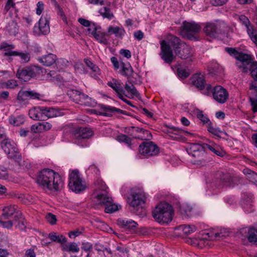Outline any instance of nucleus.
<instances>
[{
    "instance_id": "nucleus-44",
    "label": "nucleus",
    "mask_w": 257,
    "mask_h": 257,
    "mask_svg": "<svg viewBox=\"0 0 257 257\" xmlns=\"http://www.w3.org/2000/svg\"><path fill=\"white\" fill-rule=\"evenodd\" d=\"M99 12L104 18H107L109 20H111L114 17L113 13L107 7H103L101 8L99 10Z\"/></svg>"
},
{
    "instance_id": "nucleus-62",
    "label": "nucleus",
    "mask_w": 257,
    "mask_h": 257,
    "mask_svg": "<svg viewBox=\"0 0 257 257\" xmlns=\"http://www.w3.org/2000/svg\"><path fill=\"white\" fill-rule=\"evenodd\" d=\"M42 132L50 130L52 127V125L48 122H40Z\"/></svg>"
},
{
    "instance_id": "nucleus-9",
    "label": "nucleus",
    "mask_w": 257,
    "mask_h": 257,
    "mask_svg": "<svg viewBox=\"0 0 257 257\" xmlns=\"http://www.w3.org/2000/svg\"><path fill=\"white\" fill-rule=\"evenodd\" d=\"M1 147L8 157L19 163L21 156L18 151L16 144L10 140H5L1 142Z\"/></svg>"
},
{
    "instance_id": "nucleus-23",
    "label": "nucleus",
    "mask_w": 257,
    "mask_h": 257,
    "mask_svg": "<svg viewBox=\"0 0 257 257\" xmlns=\"http://www.w3.org/2000/svg\"><path fill=\"white\" fill-rule=\"evenodd\" d=\"M44 107H35L31 109L29 111V115L34 120H44Z\"/></svg>"
},
{
    "instance_id": "nucleus-52",
    "label": "nucleus",
    "mask_w": 257,
    "mask_h": 257,
    "mask_svg": "<svg viewBox=\"0 0 257 257\" xmlns=\"http://www.w3.org/2000/svg\"><path fill=\"white\" fill-rule=\"evenodd\" d=\"M18 85L17 82L15 80H10L7 82L2 83L1 87L3 88H14Z\"/></svg>"
},
{
    "instance_id": "nucleus-8",
    "label": "nucleus",
    "mask_w": 257,
    "mask_h": 257,
    "mask_svg": "<svg viewBox=\"0 0 257 257\" xmlns=\"http://www.w3.org/2000/svg\"><path fill=\"white\" fill-rule=\"evenodd\" d=\"M69 188L73 192L79 193L86 188V183L78 171H72L69 175Z\"/></svg>"
},
{
    "instance_id": "nucleus-22",
    "label": "nucleus",
    "mask_w": 257,
    "mask_h": 257,
    "mask_svg": "<svg viewBox=\"0 0 257 257\" xmlns=\"http://www.w3.org/2000/svg\"><path fill=\"white\" fill-rule=\"evenodd\" d=\"M241 204L244 211L247 213H251L254 210L251 196L244 195Z\"/></svg>"
},
{
    "instance_id": "nucleus-7",
    "label": "nucleus",
    "mask_w": 257,
    "mask_h": 257,
    "mask_svg": "<svg viewBox=\"0 0 257 257\" xmlns=\"http://www.w3.org/2000/svg\"><path fill=\"white\" fill-rule=\"evenodd\" d=\"M226 51L230 55L233 56L237 59L236 65L238 68L243 72H247V65L251 62V56L240 53L232 48H226Z\"/></svg>"
},
{
    "instance_id": "nucleus-19",
    "label": "nucleus",
    "mask_w": 257,
    "mask_h": 257,
    "mask_svg": "<svg viewBox=\"0 0 257 257\" xmlns=\"http://www.w3.org/2000/svg\"><path fill=\"white\" fill-rule=\"evenodd\" d=\"M118 225L126 230H134L138 226V223L132 219L119 218L117 220Z\"/></svg>"
},
{
    "instance_id": "nucleus-37",
    "label": "nucleus",
    "mask_w": 257,
    "mask_h": 257,
    "mask_svg": "<svg viewBox=\"0 0 257 257\" xmlns=\"http://www.w3.org/2000/svg\"><path fill=\"white\" fill-rule=\"evenodd\" d=\"M6 30L11 36H15L19 33V27L14 21H12L7 24Z\"/></svg>"
},
{
    "instance_id": "nucleus-38",
    "label": "nucleus",
    "mask_w": 257,
    "mask_h": 257,
    "mask_svg": "<svg viewBox=\"0 0 257 257\" xmlns=\"http://www.w3.org/2000/svg\"><path fill=\"white\" fill-rule=\"evenodd\" d=\"M17 206L15 205H9L3 208L2 216L7 219L11 217L16 212Z\"/></svg>"
},
{
    "instance_id": "nucleus-49",
    "label": "nucleus",
    "mask_w": 257,
    "mask_h": 257,
    "mask_svg": "<svg viewBox=\"0 0 257 257\" xmlns=\"http://www.w3.org/2000/svg\"><path fill=\"white\" fill-rule=\"evenodd\" d=\"M68 63V61L64 58L58 59L57 58V60L55 62L57 68L59 70H62L65 68L67 66Z\"/></svg>"
},
{
    "instance_id": "nucleus-58",
    "label": "nucleus",
    "mask_w": 257,
    "mask_h": 257,
    "mask_svg": "<svg viewBox=\"0 0 257 257\" xmlns=\"http://www.w3.org/2000/svg\"><path fill=\"white\" fill-rule=\"evenodd\" d=\"M201 90L202 91V93L205 95L207 96H210L211 95H213V88H212L211 85L210 84L207 85L206 87L205 84H204V88Z\"/></svg>"
},
{
    "instance_id": "nucleus-39",
    "label": "nucleus",
    "mask_w": 257,
    "mask_h": 257,
    "mask_svg": "<svg viewBox=\"0 0 257 257\" xmlns=\"http://www.w3.org/2000/svg\"><path fill=\"white\" fill-rule=\"evenodd\" d=\"M48 237L53 241H55L61 244V246L64 243L66 242V238L65 236L62 235H56L55 232H51L49 234Z\"/></svg>"
},
{
    "instance_id": "nucleus-28",
    "label": "nucleus",
    "mask_w": 257,
    "mask_h": 257,
    "mask_svg": "<svg viewBox=\"0 0 257 257\" xmlns=\"http://www.w3.org/2000/svg\"><path fill=\"white\" fill-rule=\"evenodd\" d=\"M131 129L133 131L140 133L142 134L135 137V138L141 140H150L152 138V135L150 132L143 128L132 126Z\"/></svg>"
},
{
    "instance_id": "nucleus-11",
    "label": "nucleus",
    "mask_w": 257,
    "mask_h": 257,
    "mask_svg": "<svg viewBox=\"0 0 257 257\" xmlns=\"http://www.w3.org/2000/svg\"><path fill=\"white\" fill-rule=\"evenodd\" d=\"M41 70L39 66H32L22 68H19L17 72V77L24 81L29 80L36 75V73Z\"/></svg>"
},
{
    "instance_id": "nucleus-15",
    "label": "nucleus",
    "mask_w": 257,
    "mask_h": 257,
    "mask_svg": "<svg viewBox=\"0 0 257 257\" xmlns=\"http://www.w3.org/2000/svg\"><path fill=\"white\" fill-rule=\"evenodd\" d=\"M228 93L226 89L220 85L213 87V97L218 103H224L228 98Z\"/></svg>"
},
{
    "instance_id": "nucleus-14",
    "label": "nucleus",
    "mask_w": 257,
    "mask_h": 257,
    "mask_svg": "<svg viewBox=\"0 0 257 257\" xmlns=\"http://www.w3.org/2000/svg\"><path fill=\"white\" fill-rule=\"evenodd\" d=\"M88 30L99 43L105 45L108 43L107 34L102 31L100 27L93 24V26Z\"/></svg>"
},
{
    "instance_id": "nucleus-40",
    "label": "nucleus",
    "mask_w": 257,
    "mask_h": 257,
    "mask_svg": "<svg viewBox=\"0 0 257 257\" xmlns=\"http://www.w3.org/2000/svg\"><path fill=\"white\" fill-rule=\"evenodd\" d=\"M177 229L181 230L185 234H189L196 230V227L194 225H181L176 228Z\"/></svg>"
},
{
    "instance_id": "nucleus-41",
    "label": "nucleus",
    "mask_w": 257,
    "mask_h": 257,
    "mask_svg": "<svg viewBox=\"0 0 257 257\" xmlns=\"http://www.w3.org/2000/svg\"><path fill=\"white\" fill-rule=\"evenodd\" d=\"M124 88L125 90L132 96H138L139 95L138 91L129 80L125 82Z\"/></svg>"
},
{
    "instance_id": "nucleus-51",
    "label": "nucleus",
    "mask_w": 257,
    "mask_h": 257,
    "mask_svg": "<svg viewBox=\"0 0 257 257\" xmlns=\"http://www.w3.org/2000/svg\"><path fill=\"white\" fill-rule=\"evenodd\" d=\"M195 112L197 117L204 123H206L207 125H208V123L211 122L208 117L203 114L202 111L199 109H196Z\"/></svg>"
},
{
    "instance_id": "nucleus-31",
    "label": "nucleus",
    "mask_w": 257,
    "mask_h": 257,
    "mask_svg": "<svg viewBox=\"0 0 257 257\" xmlns=\"http://www.w3.org/2000/svg\"><path fill=\"white\" fill-rule=\"evenodd\" d=\"M182 132V130L174 126L169 127L166 130V133L169 136L174 140L180 139Z\"/></svg>"
},
{
    "instance_id": "nucleus-30",
    "label": "nucleus",
    "mask_w": 257,
    "mask_h": 257,
    "mask_svg": "<svg viewBox=\"0 0 257 257\" xmlns=\"http://www.w3.org/2000/svg\"><path fill=\"white\" fill-rule=\"evenodd\" d=\"M107 85L117 93L118 96L124 92L121 83L117 79H113L112 81H108Z\"/></svg>"
},
{
    "instance_id": "nucleus-2",
    "label": "nucleus",
    "mask_w": 257,
    "mask_h": 257,
    "mask_svg": "<svg viewBox=\"0 0 257 257\" xmlns=\"http://www.w3.org/2000/svg\"><path fill=\"white\" fill-rule=\"evenodd\" d=\"M169 41L176 56L181 59L192 61L194 51L191 46L174 35L169 37Z\"/></svg>"
},
{
    "instance_id": "nucleus-61",
    "label": "nucleus",
    "mask_w": 257,
    "mask_h": 257,
    "mask_svg": "<svg viewBox=\"0 0 257 257\" xmlns=\"http://www.w3.org/2000/svg\"><path fill=\"white\" fill-rule=\"evenodd\" d=\"M44 9V4L42 1H39L37 4L36 14L40 15Z\"/></svg>"
},
{
    "instance_id": "nucleus-12",
    "label": "nucleus",
    "mask_w": 257,
    "mask_h": 257,
    "mask_svg": "<svg viewBox=\"0 0 257 257\" xmlns=\"http://www.w3.org/2000/svg\"><path fill=\"white\" fill-rule=\"evenodd\" d=\"M49 18L47 16H42L40 19L38 25H35L33 29L35 35L39 36L47 35L50 32Z\"/></svg>"
},
{
    "instance_id": "nucleus-60",
    "label": "nucleus",
    "mask_w": 257,
    "mask_h": 257,
    "mask_svg": "<svg viewBox=\"0 0 257 257\" xmlns=\"http://www.w3.org/2000/svg\"><path fill=\"white\" fill-rule=\"evenodd\" d=\"M55 9L57 12V14L61 17L63 21H66V18L65 16L64 12H63L62 9L60 7V6L58 5L56 2L55 3Z\"/></svg>"
},
{
    "instance_id": "nucleus-50",
    "label": "nucleus",
    "mask_w": 257,
    "mask_h": 257,
    "mask_svg": "<svg viewBox=\"0 0 257 257\" xmlns=\"http://www.w3.org/2000/svg\"><path fill=\"white\" fill-rule=\"evenodd\" d=\"M246 28L247 29V33L249 35L251 40L256 45V46H257V35L254 34L252 27L249 25L246 27Z\"/></svg>"
},
{
    "instance_id": "nucleus-63",
    "label": "nucleus",
    "mask_w": 257,
    "mask_h": 257,
    "mask_svg": "<svg viewBox=\"0 0 257 257\" xmlns=\"http://www.w3.org/2000/svg\"><path fill=\"white\" fill-rule=\"evenodd\" d=\"M0 224L4 228L7 229H11L13 225V222L12 220L4 221L0 220Z\"/></svg>"
},
{
    "instance_id": "nucleus-42",
    "label": "nucleus",
    "mask_w": 257,
    "mask_h": 257,
    "mask_svg": "<svg viewBox=\"0 0 257 257\" xmlns=\"http://www.w3.org/2000/svg\"><path fill=\"white\" fill-rule=\"evenodd\" d=\"M247 71L248 70L250 71L252 77L254 79L255 82H257V63L253 62L251 58V62L247 65Z\"/></svg>"
},
{
    "instance_id": "nucleus-5",
    "label": "nucleus",
    "mask_w": 257,
    "mask_h": 257,
    "mask_svg": "<svg viewBox=\"0 0 257 257\" xmlns=\"http://www.w3.org/2000/svg\"><path fill=\"white\" fill-rule=\"evenodd\" d=\"M200 30L201 27L198 24L185 21L181 26L180 34L189 40L197 41L198 40L197 34Z\"/></svg>"
},
{
    "instance_id": "nucleus-24",
    "label": "nucleus",
    "mask_w": 257,
    "mask_h": 257,
    "mask_svg": "<svg viewBox=\"0 0 257 257\" xmlns=\"http://www.w3.org/2000/svg\"><path fill=\"white\" fill-rule=\"evenodd\" d=\"M95 201L97 203L105 205L107 203H110V201H112L111 197L108 196L106 192H95L93 194Z\"/></svg>"
},
{
    "instance_id": "nucleus-20",
    "label": "nucleus",
    "mask_w": 257,
    "mask_h": 257,
    "mask_svg": "<svg viewBox=\"0 0 257 257\" xmlns=\"http://www.w3.org/2000/svg\"><path fill=\"white\" fill-rule=\"evenodd\" d=\"M108 35H114L118 39H122L126 32L122 27L109 26L107 29Z\"/></svg>"
},
{
    "instance_id": "nucleus-56",
    "label": "nucleus",
    "mask_w": 257,
    "mask_h": 257,
    "mask_svg": "<svg viewBox=\"0 0 257 257\" xmlns=\"http://www.w3.org/2000/svg\"><path fill=\"white\" fill-rule=\"evenodd\" d=\"M74 68L75 71L78 73H85L86 72L84 65L80 62L76 63L75 64Z\"/></svg>"
},
{
    "instance_id": "nucleus-48",
    "label": "nucleus",
    "mask_w": 257,
    "mask_h": 257,
    "mask_svg": "<svg viewBox=\"0 0 257 257\" xmlns=\"http://www.w3.org/2000/svg\"><path fill=\"white\" fill-rule=\"evenodd\" d=\"M211 233L212 239H218L228 235V232L224 229H221L219 231L214 230Z\"/></svg>"
},
{
    "instance_id": "nucleus-4",
    "label": "nucleus",
    "mask_w": 257,
    "mask_h": 257,
    "mask_svg": "<svg viewBox=\"0 0 257 257\" xmlns=\"http://www.w3.org/2000/svg\"><path fill=\"white\" fill-rule=\"evenodd\" d=\"M152 215L157 222L168 223L173 218V207L166 202H161L156 206L152 212Z\"/></svg>"
},
{
    "instance_id": "nucleus-26",
    "label": "nucleus",
    "mask_w": 257,
    "mask_h": 257,
    "mask_svg": "<svg viewBox=\"0 0 257 257\" xmlns=\"http://www.w3.org/2000/svg\"><path fill=\"white\" fill-rule=\"evenodd\" d=\"M192 83L197 88L200 90L204 88L205 80L204 77L201 74H196L191 78Z\"/></svg>"
},
{
    "instance_id": "nucleus-55",
    "label": "nucleus",
    "mask_w": 257,
    "mask_h": 257,
    "mask_svg": "<svg viewBox=\"0 0 257 257\" xmlns=\"http://www.w3.org/2000/svg\"><path fill=\"white\" fill-rule=\"evenodd\" d=\"M92 72L91 73V77L95 79L98 78V76L100 75V70L99 68L95 64L93 67L90 68Z\"/></svg>"
},
{
    "instance_id": "nucleus-6",
    "label": "nucleus",
    "mask_w": 257,
    "mask_h": 257,
    "mask_svg": "<svg viewBox=\"0 0 257 257\" xmlns=\"http://www.w3.org/2000/svg\"><path fill=\"white\" fill-rule=\"evenodd\" d=\"M67 95L73 101L81 105L94 107L96 104V102L94 99L84 93L75 89H68Z\"/></svg>"
},
{
    "instance_id": "nucleus-25",
    "label": "nucleus",
    "mask_w": 257,
    "mask_h": 257,
    "mask_svg": "<svg viewBox=\"0 0 257 257\" xmlns=\"http://www.w3.org/2000/svg\"><path fill=\"white\" fill-rule=\"evenodd\" d=\"M120 65L121 69L119 71V73L121 75L127 77L128 79L133 77L134 70L129 63H124L121 62Z\"/></svg>"
},
{
    "instance_id": "nucleus-32",
    "label": "nucleus",
    "mask_w": 257,
    "mask_h": 257,
    "mask_svg": "<svg viewBox=\"0 0 257 257\" xmlns=\"http://www.w3.org/2000/svg\"><path fill=\"white\" fill-rule=\"evenodd\" d=\"M205 150L208 149L212 153L218 156L223 157L225 155V153L221 150L219 147L214 143L207 144L204 143Z\"/></svg>"
},
{
    "instance_id": "nucleus-3",
    "label": "nucleus",
    "mask_w": 257,
    "mask_h": 257,
    "mask_svg": "<svg viewBox=\"0 0 257 257\" xmlns=\"http://www.w3.org/2000/svg\"><path fill=\"white\" fill-rule=\"evenodd\" d=\"M146 200V197L143 191L139 189H132L127 201L133 208L132 211L137 215L143 216L146 215V211L143 206Z\"/></svg>"
},
{
    "instance_id": "nucleus-54",
    "label": "nucleus",
    "mask_w": 257,
    "mask_h": 257,
    "mask_svg": "<svg viewBox=\"0 0 257 257\" xmlns=\"http://www.w3.org/2000/svg\"><path fill=\"white\" fill-rule=\"evenodd\" d=\"M177 72L179 77L182 79L186 78L190 75V72L189 71L181 68L178 69Z\"/></svg>"
},
{
    "instance_id": "nucleus-13",
    "label": "nucleus",
    "mask_w": 257,
    "mask_h": 257,
    "mask_svg": "<svg viewBox=\"0 0 257 257\" xmlns=\"http://www.w3.org/2000/svg\"><path fill=\"white\" fill-rule=\"evenodd\" d=\"M161 53L162 59L167 63L171 64L176 58L173 54L170 45L165 40H162L160 42Z\"/></svg>"
},
{
    "instance_id": "nucleus-45",
    "label": "nucleus",
    "mask_w": 257,
    "mask_h": 257,
    "mask_svg": "<svg viewBox=\"0 0 257 257\" xmlns=\"http://www.w3.org/2000/svg\"><path fill=\"white\" fill-rule=\"evenodd\" d=\"M247 238L249 242H257V229L254 228L247 229Z\"/></svg>"
},
{
    "instance_id": "nucleus-29",
    "label": "nucleus",
    "mask_w": 257,
    "mask_h": 257,
    "mask_svg": "<svg viewBox=\"0 0 257 257\" xmlns=\"http://www.w3.org/2000/svg\"><path fill=\"white\" fill-rule=\"evenodd\" d=\"M250 89L252 90L254 93V97H250L249 100L252 106V111L256 112H257V82L250 83Z\"/></svg>"
},
{
    "instance_id": "nucleus-27",
    "label": "nucleus",
    "mask_w": 257,
    "mask_h": 257,
    "mask_svg": "<svg viewBox=\"0 0 257 257\" xmlns=\"http://www.w3.org/2000/svg\"><path fill=\"white\" fill-rule=\"evenodd\" d=\"M100 108L103 111V112L101 113V114L107 116H111L112 113L114 112H118L123 114L124 111L123 110L116 108L114 107L105 105L103 104L100 105Z\"/></svg>"
},
{
    "instance_id": "nucleus-59",
    "label": "nucleus",
    "mask_w": 257,
    "mask_h": 257,
    "mask_svg": "<svg viewBox=\"0 0 257 257\" xmlns=\"http://www.w3.org/2000/svg\"><path fill=\"white\" fill-rule=\"evenodd\" d=\"M248 171L249 172L248 173L247 175L248 179L253 183H257V174L250 170Z\"/></svg>"
},
{
    "instance_id": "nucleus-64",
    "label": "nucleus",
    "mask_w": 257,
    "mask_h": 257,
    "mask_svg": "<svg viewBox=\"0 0 257 257\" xmlns=\"http://www.w3.org/2000/svg\"><path fill=\"white\" fill-rule=\"evenodd\" d=\"M25 257H36V253L34 248H30L26 250Z\"/></svg>"
},
{
    "instance_id": "nucleus-43",
    "label": "nucleus",
    "mask_w": 257,
    "mask_h": 257,
    "mask_svg": "<svg viewBox=\"0 0 257 257\" xmlns=\"http://www.w3.org/2000/svg\"><path fill=\"white\" fill-rule=\"evenodd\" d=\"M25 118L22 115L17 116H11L9 117L10 123L14 126H19L23 124Z\"/></svg>"
},
{
    "instance_id": "nucleus-34",
    "label": "nucleus",
    "mask_w": 257,
    "mask_h": 257,
    "mask_svg": "<svg viewBox=\"0 0 257 257\" xmlns=\"http://www.w3.org/2000/svg\"><path fill=\"white\" fill-rule=\"evenodd\" d=\"M62 250L65 251L71 252L73 253L78 252L79 251V247L77 243L74 242L68 243H64L61 247Z\"/></svg>"
},
{
    "instance_id": "nucleus-36",
    "label": "nucleus",
    "mask_w": 257,
    "mask_h": 257,
    "mask_svg": "<svg viewBox=\"0 0 257 257\" xmlns=\"http://www.w3.org/2000/svg\"><path fill=\"white\" fill-rule=\"evenodd\" d=\"M5 56H19L21 60L25 63L28 62L30 60V56L29 53H20L18 51H9L4 53Z\"/></svg>"
},
{
    "instance_id": "nucleus-1",
    "label": "nucleus",
    "mask_w": 257,
    "mask_h": 257,
    "mask_svg": "<svg viewBox=\"0 0 257 257\" xmlns=\"http://www.w3.org/2000/svg\"><path fill=\"white\" fill-rule=\"evenodd\" d=\"M36 182L43 189L51 192L60 191L64 184L62 177L50 169H44L39 171L37 175Z\"/></svg>"
},
{
    "instance_id": "nucleus-18",
    "label": "nucleus",
    "mask_w": 257,
    "mask_h": 257,
    "mask_svg": "<svg viewBox=\"0 0 257 257\" xmlns=\"http://www.w3.org/2000/svg\"><path fill=\"white\" fill-rule=\"evenodd\" d=\"M38 61L44 66L50 67L55 64L57 60V56L52 53H49L47 55L39 57Z\"/></svg>"
},
{
    "instance_id": "nucleus-17",
    "label": "nucleus",
    "mask_w": 257,
    "mask_h": 257,
    "mask_svg": "<svg viewBox=\"0 0 257 257\" xmlns=\"http://www.w3.org/2000/svg\"><path fill=\"white\" fill-rule=\"evenodd\" d=\"M204 144H192L190 145L189 154L200 160L205 154Z\"/></svg>"
},
{
    "instance_id": "nucleus-46",
    "label": "nucleus",
    "mask_w": 257,
    "mask_h": 257,
    "mask_svg": "<svg viewBox=\"0 0 257 257\" xmlns=\"http://www.w3.org/2000/svg\"><path fill=\"white\" fill-rule=\"evenodd\" d=\"M116 140L120 143H125L128 147L132 148V139L127 136L123 134H120L117 137Z\"/></svg>"
},
{
    "instance_id": "nucleus-35",
    "label": "nucleus",
    "mask_w": 257,
    "mask_h": 257,
    "mask_svg": "<svg viewBox=\"0 0 257 257\" xmlns=\"http://www.w3.org/2000/svg\"><path fill=\"white\" fill-rule=\"evenodd\" d=\"M207 130L209 133L212 134L217 136L218 138H223L222 135H224L226 136H227V134L225 132L221 131L219 128L214 127L212 123L211 122L208 123V125H207Z\"/></svg>"
},
{
    "instance_id": "nucleus-47",
    "label": "nucleus",
    "mask_w": 257,
    "mask_h": 257,
    "mask_svg": "<svg viewBox=\"0 0 257 257\" xmlns=\"http://www.w3.org/2000/svg\"><path fill=\"white\" fill-rule=\"evenodd\" d=\"M105 206V211L108 213H111L118 210L119 207H120V205L118 206L117 204L113 203L112 200L110 201V203L106 204Z\"/></svg>"
},
{
    "instance_id": "nucleus-33",
    "label": "nucleus",
    "mask_w": 257,
    "mask_h": 257,
    "mask_svg": "<svg viewBox=\"0 0 257 257\" xmlns=\"http://www.w3.org/2000/svg\"><path fill=\"white\" fill-rule=\"evenodd\" d=\"M44 120L49 118L57 117L60 116V112L56 108L52 107L44 108Z\"/></svg>"
},
{
    "instance_id": "nucleus-10",
    "label": "nucleus",
    "mask_w": 257,
    "mask_h": 257,
    "mask_svg": "<svg viewBox=\"0 0 257 257\" xmlns=\"http://www.w3.org/2000/svg\"><path fill=\"white\" fill-rule=\"evenodd\" d=\"M140 153L146 157L156 156L159 153V149L153 142L142 143L139 148Z\"/></svg>"
},
{
    "instance_id": "nucleus-57",
    "label": "nucleus",
    "mask_w": 257,
    "mask_h": 257,
    "mask_svg": "<svg viewBox=\"0 0 257 257\" xmlns=\"http://www.w3.org/2000/svg\"><path fill=\"white\" fill-rule=\"evenodd\" d=\"M46 219L47 221L52 225L55 224L56 223L57 219L56 216L51 213H49L46 215Z\"/></svg>"
},
{
    "instance_id": "nucleus-53",
    "label": "nucleus",
    "mask_w": 257,
    "mask_h": 257,
    "mask_svg": "<svg viewBox=\"0 0 257 257\" xmlns=\"http://www.w3.org/2000/svg\"><path fill=\"white\" fill-rule=\"evenodd\" d=\"M28 93L27 91L21 90L19 92L17 99L20 102L24 101L29 99Z\"/></svg>"
},
{
    "instance_id": "nucleus-16",
    "label": "nucleus",
    "mask_w": 257,
    "mask_h": 257,
    "mask_svg": "<svg viewBox=\"0 0 257 257\" xmlns=\"http://www.w3.org/2000/svg\"><path fill=\"white\" fill-rule=\"evenodd\" d=\"M93 134L92 131L87 127H79L73 132V138L76 140L89 139Z\"/></svg>"
},
{
    "instance_id": "nucleus-21",
    "label": "nucleus",
    "mask_w": 257,
    "mask_h": 257,
    "mask_svg": "<svg viewBox=\"0 0 257 257\" xmlns=\"http://www.w3.org/2000/svg\"><path fill=\"white\" fill-rule=\"evenodd\" d=\"M219 30V25L215 23H206L204 28V31L205 34L211 37H215L218 34Z\"/></svg>"
}]
</instances>
